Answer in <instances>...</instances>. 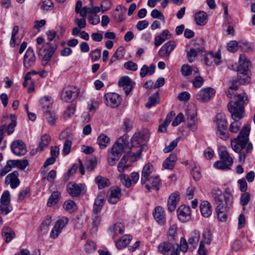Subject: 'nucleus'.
Listing matches in <instances>:
<instances>
[{
	"instance_id": "bf43d9fd",
	"label": "nucleus",
	"mask_w": 255,
	"mask_h": 255,
	"mask_svg": "<svg viewBox=\"0 0 255 255\" xmlns=\"http://www.w3.org/2000/svg\"><path fill=\"white\" fill-rule=\"evenodd\" d=\"M96 244L92 241H88L84 245V250L87 254L94 253L96 249Z\"/></svg>"
},
{
	"instance_id": "a878e982",
	"label": "nucleus",
	"mask_w": 255,
	"mask_h": 255,
	"mask_svg": "<svg viewBox=\"0 0 255 255\" xmlns=\"http://www.w3.org/2000/svg\"><path fill=\"white\" fill-rule=\"evenodd\" d=\"M84 187L82 185L69 183L67 187V191L72 197H77L81 193Z\"/></svg>"
},
{
	"instance_id": "e433bc0d",
	"label": "nucleus",
	"mask_w": 255,
	"mask_h": 255,
	"mask_svg": "<svg viewBox=\"0 0 255 255\" xmlns=\"http://www.w3.org/2000/svg\"><path fill=\"white\" fill-rule=\"evenodd\" d=\"M194 19L197 24L204 25L207 23V14L204 11H199L195 13Z\"/></svg>"
},
{
	"instance_id": "0e129e2a",
	"label": "nucleus",
	"mask_w": 255,
	"mask_h": 255,
	"mask_svg": "<svg viewBox=\"0 0 255 255\" xmlns=\"http://www.w3.org/2000/svg\"><path fill=\"white\" fill-rule=\"evenodd\" d=\"M10 201V194L8 191H5L1 195L0 203L3 205H8Z\"/></svg>"
},
{
	"instance_id": "2f4dec72",
	"label": "nucleus",
	"mask_w": 255,
	"mask_h": 255,
	"mask_svg": "<svg viewBox=\"0 0 255 255\" xmlns=\"http://www.w3.org/2000/svg\"><path fill=\"white\" fill-rule=\"evenodd\" d=\"M200 208L203 216L206 218L210 216L212 214V209L211 205L209 202L207 201H202L200 204Z\"/></svg>"
},
{
	"instance_id": "603ef678",
	"label": "nucleus",
	"mask_w": 255,
	"mask_h": 255,
	"mask_svg": "<svg viewBox=\"0 0 255 255\" xmlns=\"http://www.w3.org/2000/svg\"><path fill=\"white\" fill-rule=\"evenodd\" d=\"M124 48L122 46H120L118 48V49L116 50L114 54H113V56L111 57L110 62H109V65H111L113 63H114L115 62L119 60L120 58H121L122 57V53L124 51Z\"/></svg>"
},
{
	"instance_id": "f704fd0d",
	"label": "nucleus",
	"mask_w": 255,
	"mask_h": 255,
	"mask_svg": "<svg viewBox=\"0 0 255 255\" xmlns=\"http://www.w3.org/2000/svg\"><path fill=\"white\" fill-rule=\"evenodd\" d=\"M177 160L176 154L172 153L165 159L162 164V166L168 169H172Z\"/></svg>"
},
{
	"instance_id": "7c9ffc66",
	"label": "nucleus",
	"mask_w": 255,
	"mask_h": 255,
	"mask_svg": "<svg viewBox=\"0 0 255 255\" xmlns=\"http://www.w3.org/2000/svg\"><path fill=\"white\" fill-rule=\"evenodd\" d=\"M174 244H172L168 241L163 242L160 243L158 246V251L165 255H169L171 254V250Z\"/></svg>"
},
{
	"instance_id": "5701e85b",
	"label": "nucleus",
	"mask_w": 255,
	"mask_h": 255,
	"mask_svg": "<svg viewBox=\"0 0 255 255\" xmlns=\"http://www.w3.org/2000/svg\"><path fill=\"white\" fill-rule=\"evenodd\" d=\"M180 200V195L178 192H174L171 194L167 200V209L170 212L175 210Z\"/></svg>"
},
{
	"instance_id": "de8ad7c7",
	"label": "nucleus",
	"mask_w": 255,
	"mask_h": 255,
	"mask_svg": "<svg viewBox=\"0 0 255 255\" xmlns=\"http://www.w3.org/2000/svg\"><path fill=\"white\" fill-rule=\"evenodd\" d=\"M167 236L168 241H175L177 237V225L172 224L170 226L167 233Z\"/></svg>"
},
{
	"instance_id": "09e8293b",
	"label": "nucleus",
	"mask_w": 255,
	"mask_h": 255,
	"mask_svg": "<svg viewBox=\"0 0 255 255\" xmlns=\"http://www.w3.org/2000/svg\"><path fill=\"white\" fill-rule=\"evenodd\" d=\"M110 141V138L105 134H101L98 138L97 142L101 149L105 148Z\"/></svg>"
},
{
	"instance_id": "2eb2a0df",
	"label": "nucleus",
	"mask_w": 255,
	"mask_h": 255,
	"mask_svg": "<svg viewBox=\"0 0 255 255\" xmlns=\"http://www.w3.org/2000/svg\"><path fill=\"white\" fill-rule=\"evenodd\" d=\"M35 55L33 49L29 47L24 54L23 64L27 69H28L34 65L35 63Z\"/></svg>"
},
{
	"instance_id": "69168bd1",
	"label": "nucleus",
	"mask_w": 255,
	"mask_h": 255,
	"mask_svg": "<svg viewBox=\"0 0 255 255\" xmlns=\"http://www.w3.org/2000/svg\"><path fill=\"white\" fill-rule=\"evenodd\" d=\"M239 48V43L235 40L229 42L227 45V50L232 53H235Z\"/></svg>"
},
{
	"instance_id": "49530a36",
	"label": "nucleus",
	"mask_w": 255,
	"mask_h": 255,
	"mask_svg": "<svg viewBox=\"0 0 255 255\" xmlns=\"http://www.w3.org/2000/svg\"><path fill=\"white\" fill-rule=\"evenodd\" d=\"M95 182L98 185V188L100 189H103L110 185L109 180L108 178L102 177L100 175L96 177Z\"/></svg>"
},
{
	"instance_id": "aec40b11",
	"label": "nucleus",
	"mask_w": 255,
	"mask_h": 255,
	"mask_svg": "<svg viewBox=\"0 0 255 255\" xmlns=\"http://www.w3.org/2000/svg\"><path fill=\"white\" fill-rule=\"evenodd\" d=\"M108 201L111 204H116L121 197V190L117 186L111 187L108 192Z\"/></svg>"
},
{
	"instance_id": "e2e57ef3",
	"label": "nucleus",
	"mask_w": 255,
	"mask_h": 255,
	"mask_svg": "<svg viewBox=\"0 0 255 255\" xmlns=\"http://www.w3.org/2000/svg\"><path fill=\"white\" fill-rule=\"evenodd\" d=\"M13 165L14 167H18L21 170H24L26 167L28 165L27 160H13Z\"/></svg>"
},
{
	"instance_id": "37998d69",
	"label": "nucleus",
	"mask_w": 255,
	"mask_h": 255,
	"mask_svg": "<svg viewBox=\"0 0 255 255\" xmlns=\"http://www.w3.org/2000/svg\"><path fill=\"white\" fill-rule=\"evenodd\" d=\"M182 74L184 76H187L190 75H195L198 73V70L197 68H193L188 65H183L181 69Z\"/></svg>"
},
{
	"instance_id": "393cba45",
	"label": "nucleus",
	"mask_w": 255,
	"mask_h": 255,
	"mask_svg": "<svg viewBox=\"0 0 255 255\" xmlns=\"http://www.w3.org/2000/svg\"><path fill=\"white\" fill-rule=\"evenodd\" d=\"M19 173L17 171H14L8 174L6 177L5 183L10 184L11 188L14 189L16 188L20 183L18 179Z\"/></svg>"
},
{
	"instance_id": "774afa93",
	"label": "nucleus",
	"mask_w": 255,
	"mask_h": 255,
	"mask_svg": "<svg viewBox=\"0 0 255 255\" xmlns=\"http://www.w3.org/2000/svg\"><path fill=\"white\" fill-rule=\"evenodd\" d=\"M194 76V79L192 81L193 85L195 88H199L202 86L204 83V79L202 77L198 76V74H195Z\"/></svg>"
},
{
	"instance_id": "72a5a7b5",
	"label": "nucleus",
	"mask_w": 255,
	"mask_h": 255,
	"mask_svg": "<svg viewBox=\"0 0 255 255\" xmlns=\"http://www.w3.org/2000/svg\"><path fill=\"white\" fill-rule=\"evenodd\" d=\"M11 123L7 126L6 125H3L1 126L2 129L5 130V131L7 133L8 135L11 134L14 130V128L16 126V118L14 115H10Z\"/></svg>"
},
{
	"instance_id": "6e6d98bb",
	"label": "nucleus",
	"mask_w": 255,
	"mask_h": 255,
	"mask_svg": "<svg viewBox=\"0 0 255 255\" xmlns=\"http://www.w3.org/2000/svg\"><path fill=\"white\" fill-rule=\"evenodd\" d=\"M44 113L45 114L46 118L48 124L52 126L54 125L57 119L55 113L53 111H51V110L44 112Z\"/></svg>"
},
{
	"instance_id": "c9c22d12",
	"label": "nucleus",
	"mask_w": 255,
	"mask_h": 255,
	"mask_svg": "<svg viewBox=\"0 0 255 255\" xmlns=\"http://www.w3.org/2000/svg\"><path fill=\"white\" fill-rule=\"evenodd\" d=\"M131 240L132 237L130 235H126L116 242V246L119 250H122L126 247Z\"/></svg>"
},
{
	"instance_id": "052dcab7",
	"label": "nucleus",
	"mask_w": 255,
	"mask_h": 255,
	"mask_svg": "<svg viewBox=\"0 0 255 255\" xmlns=\"http://www.w3.org/2000/svg\"><path fill=\"white\" fill-rule=\"evenodd\" d=\"M120 178L122 183L127 188H129L133 184L131 182V180L130 177L126 175L125 174H121L120 175Z\"/></svg>"
},
{
	"instance_id": "79ce46f5",
	"label": "nucleus",
	"mask_w": 255,
	"mask_h": 255,
	"mask_svg": "<svg viewBox=\"0 0 255 255\" xmlns=\"http://www.w3.org/2000/svg\"><path fill=\"white\" fill-rule=\"evenodd\" d=\"M155 66L153 64H151L149 67L146 65H143L140 69V76L143 78L147 75H152L155 72Z\"/></svg>"
},
{
	"instance_id": "5fc2aeb1",
	"label": "nucleus",
	"mask_w": 255,
	"mask_h": 255,
	"mask_svg": "<svg viewBox=\"0 0 255 255\" xmlns=\"http://www.w3.org/2000/svg\"><path fill=\"white\" fill-rule=\"evenodd\" d=\"M159 102L158 93L157 92L149 97L148 101L146 103V107L150 108L159 103Z\"/></svg>"
},
{
	"instance_id": "a18cd8bd",
	"label": "nucleus",
	"mask_w": 255,
	"mask_h": 255,
	"mask_svg": "<svg viewBox=\"0 0 255 255\" xmlns=\"http://www.w3.org/2000/svg\"><path fill=\"white\" fill-rule=\"evenodd\" d=\"M168 35H169V31L167 29L164 30L160 35L155 38V45L157 47L161 45L168 38Z\"/></svg>"
},
{
	"instance_id": "8fccbe9b",
	"label": "nucleus",
	"mask_w": 255,
	"mask_h": 255,
	"mask_svg": "<svg viewBox=\"0 0 255 255\" xmlns=\"http://www.w3.org/2000/svg\"><path fill=\"white\" fill-rule=\"evenodd\" d=\"M104 203V200L102 197H98L95 201L93 207V211L97 214L102 209Z\"/></svg>"
},
{
	"instance_id": "412c9836",
	"label": "nucleus",
	"mask_w": 255,
	"mask_h": 255,
	"mask_svg": "<svg viewBox=\"0 0 255 255\" xmlns=\"http://www.w3.org/2000/svg\"><path fill=\"white\" fill-rule=\"evenodd\" d=\"M187 127L192 131H195L198 128V122L196 117V113L194 110L188 111L187 112Z\"/></svg>"
},
{
	"instance_id": "c756f323",
	"label": "nucleus",
	"mask_w": 255,
	"mask_h": 255,
	"mask_svg": "<svg viewBox=\"0 0 255 255\" xmlns=\"http://www.w3.org/2000/svg\"><path fill=\"white\" fill-rule=\"evenodd\" d=\"M153 171L152 165L148 163L146 164L143 167L141 177V183L142 184H144L147 181L149 178L148 177L151 175Z\"/></svg>"
},
{
	"instance_id": "ea45409f",
	"label": "nucleus",
	"mask_w": 255,
	"mask_h": 255,
	"mask_svg": "<svg viewBox=\"0 0 255 255\" xmlns=\"http://www.w3.org/2000/svg\"><path fill=\"white\" fill-rule=\"evenodd\" d=\"M232 206H227L226 205L219 206L217 207V212L219 220L221 222H224L227 219L226 212Z\"/></svg>"
},
{
	"instance_id": "3c124183",
	"label": "nucleus",
	"mask_w": 255,
	"mask_h": 255,
	"mask_svg": "<svg viewBox=\"0 0 255 255\" xmlns=\"http://www.w3.org/2000/svg\"><path fill=\"white\" fill-rule=\"evenodd\" d=\"M97 164V159L94 156H89L87 159L86 168L89 171L93 170L96 167Z\"/></svg>"
},
{
	"instance_id": "f3484780",
	"label": "nucleus",
	"mask_w": 255,
	"mask_h": 255,
	"mask_svg": "<svg viewBox=\"0 0 255 255\" xmlns=\"http://www.w3.org/2000/svg\"><path fill=\"white\" fill-rule=\"evenodd\" d=\"M78 95V92L75 87H68L64 88L61 94V99L66 101L69 102L73 100Z\"/></svg>"
},
{
	"instance_id": "473e14b6",
	"label": "nucleus",
	"mask_w": 255,
	"mask_h": 255,
	"mask_svg": "<svg viewBox=\"0 0 255 255\" xmlns=\"http://www.w3.org/2000/svg\"><path fill=\"white\" fill-rule=\"evenodd\" d=\"M53 100L50 97L44 96L40 100L43 112L51 110L52 107Z\"/></svg>"
},
{
	"instance_id": "4d7b16f0",
	"label": "nucleus",
	"mask_w": 255,
	"mask_h": 255,
	"mask_svg": "<svg viewBox=\"0 0 255 255\" xmlns=\"http://www.w3.org/2000/svg\"><path fill=\"white\" fill-rule=\"evenodd\" d=\"M13 162V160L7 161L6 165L0 171V178L4 176L11 170L12 167H14Z\"/></svg>"
},
{
	"instance_id": "f03ea898",
	"label": "nucleus",
	"mask_w": 255,
	"mask_h": 255,
	"mask_svg": "<svg viewBox=\"0 0 255 255\" xmlns=\"http://www.w3.org/2000/svg\"><path fill=\"white\" fill-rule=\"evenodd\" d=\"M56 32L54 30H49L47 32V39L49 42H47L42 47H37V52L38 56L41 58V65L45 66L50 60L57 48V44L52 41L56 36Z\"/></svg>"
},
{
	"instance_id": "0eeeda50",
	"label": "nucleus",
	"mask_w": 255,
	"mask_h": 255,
	"mask_svg": "<svg viewBox=\"0 0 255 255\" xmlns=\"http://www.w3.org/2000/svg\"><path fill=\"white\" fill-rule=\"evenodd\" d=\"M220 160L216 161L214 166L219 169H230V166L233 164V160L225 148H223L219 152Z\"/></svg>"
},
{
	"instance_id": "ddd939ff",
	"label": "nucleus",
	"mask_w": 255,
	"mask_h": 255,
	"mask_svg": "<svg viewBox=\"0 0 255 255\" xmlns=\"http://www.w3.org/2000/svg\"><path fill=\"white\" fill-rule=\"evenodd\" d=\"M226 84L228 88V90L226 92L227 96L230 98H232L234 96V98L235 100V96L238 95L239 94L234 95V92L238 89L240 85H241L240 83H239L238 79H231L226 82ZM241 94H244V93L240 94V95ZM246 95L247 94H246ZM246 96H247V95Z\"/></svg>"
},
{
	"instance_id": "b1692460",
	"label": "nucleus",
	"mask_w": 255,
	"mask_h": 255,
	"mask_svg": "<svg viewBox=\"0 0 255 255\" xmlns=\"http://www.w3.org/2000/svg\"><path fill=\"white\" fill-rule=\"evenodd\" d=\"M153 215L155 220L159 225H164L166 221V215L164 209L162 207L157 206L155 207Z\"/></svg>"
},
{
	"instance_id": "4c0bfd02",
	"label": "nucleus",
	"mask_w": 255,
	"mask_h": 255,
	"mask_svg": "<svg viewBox=\"0 0 255 255\" xmlns=\"http://www.w3.org/2000/svg\"><path fill=\"white\" fill-rule=\"evenodd\" d=\"M113 237L115 238L119 234H122L124 232L125 227L121 223H117L111 226L110 228Z\"/></svg>"
},
{
	"instance_id": "680f3d73",
	"label": "nucleus",
	"mask_w": 255,
	"mask_h": 255,
	"mask_svg": "<svg viewBox=\"0 0 255 255\" xmlns=\"http://www.w3.org/2000/svg\"><path fill=\"white\" fill-rule=\"evenodd\" d=\"M76 107L74 104H71L68 106L65 111L64 118L66 120L70 118L73 116L75 112Z\"/></svg>"
},
{
	"instance_id": "4be33fe9",
	"label": "nucleus",
	"mask_w": 255,
	"mask_h": 255,
	"mask_svg": "<svg viewBox=\"0 0 255 255\" xmlns=\"http://www.w3.org/2000/svg\"><path fill=\"white\" fill-rule=\"evenodd\" d=\"M118 84L125 90L126 94L128 95L132 90L134 83L128 76H123L120 79Z\"/></svg>"
},
{
	"instance_id": "9b49d317",
	"label": "nucleus",
	"mask_w": 255,
	"mask_h": 255,
	"mask_svg": "<svg viewBox=\"0 0 255 255\" xmlns=\"http://www.w3.org/2000/svg\"><path fill=\"white\" fill-rule=\"evenodd\" d=\"M68 222V219L66 217H62L57 221L53 229L51 231L50 237L52 239L57 238L62 230L66 226Z\"/></svg>"
},
{
	"instance_id": "6ab92c4d",
	"label": "nucleus",
	"mask_w": 255,
	"mask_h": 255,
	"mask_svg": "<svg viewBox=\"0 0 255 255\" xmlns=\"http://www.w3.org/2000/svg\"><path fill=\"white\" fill-rule=\"evenodd\" d=\"M239 63V65L237 68V72L241 74L244 72H250L249 67L251 63L244 54L240 55Z\"/></svg>"
},
{
	"instance_id": "f8f14e48",
	"label": "nucleus",
	"mask_w": 255,
	"mask_h": 255,
	"mask_svg": "<svg viewBox=\"0 0 255 255\" xmlns=\"http://www.w3.org/2000/svg\"><path fill=\"white\" fill-rule=\"evenodd\" d=\"M176 46V43L174 41L167 42L159 49L158 52V56L161 58L168 57Z\"/></svg>"
},
{
	"instance_id": "13d9d810",
	"label": "nucleus",
	"mask_w": 255,
	"mask_h": 255,
	"mask_svg": "<svg viewBox=\"0 0 255 255\" xmlns=\"http://www.w3.org/2000/svg\"><path fill=\"white\" fill-rule=\"evenodd\" d=\"M249 73L250 72H244L240 74L238 72L237 79L241 85H244L250 82V78L249 77Z\"/></svg>"
},
{
	"instance_id": "1a4fd4ad",
	"label": "nucleus",
	"mask_w": 255,
	"mask_h": 255,
	"mask_svg": "<svg viewBox=\"0 0 255 255\" xmlns=\"http://www.w3.org/2000/svg\"><path fill=\"white\" fill-rule=\"evenodd\" d=\"M149 138V134L147 131H140L137 133H135L131 139L130 146L129 147L130 149H132L135 147H138L139 148L142 147L141 146V144H143L144 142L148 140Z\"/></svg>"
},
{
	"instance_id": "a211bd4d",
	"label": "nucleus",
	"mask_w": 255,
	"mask_h": 255,
	"mask_svg": "<svg viewBox=\"0 0 255 255\" xmlns=\"http://www.w3.org/2000/svg\"><path fill=\"white\" fill-rule=\"evenodd\" d=\"M12 152L18 156L24 155L26 152L25 145L21 140H17L13 141L11 144Z\"/></svg>"
},
{
	"instance_id": "c03bdc74",
	"label": "nucleus",
	"mask_w": 255,
	"mask_h": 255,
	"mask_svg": "<svg viewBox=\"0 0 255 255\" xmlns=\"http://www.w3.org/2000/svg\"><path fill=\"white\" fill-rule=\"evenodd\" d=\"M60 197V192L54 191L48 198L47 205L49 207H52L56 205L59 201Z\"/></svg>"
},
{
	"instance_id": "a19ab883",
	"label": "nucleus",
	"mask_w": 255,
	"mask_h": 255,
	"mask_svg": "<svg viewBox=\"0 0 255 255\" xmlns=\"http://www.w3.org/2000/svg\"><path fill=\"white\" fill-rule=\"evenodd\" d=\"M2 236L4 237L5 242L9 243L14 237V232L9 227H4L2 230Z\"/></svg>"
},
{
	"instance_id": "864d4df0",
	"label": "nucleus",
	"mask_w": 255,
	"mask_h": 255,
	"mask_svg": "<svg viewBox=\"0 0 255 255\" xmlns=\"http://www.w3.org/2000/svg\"><path fill=\"white\" fill-rule=\"evenodd\" d=\"M199 53L204 50V41L202 38L196 39L192 47Z\"/></svg>"
},
{
	"instance_id": "6e6552de",
	"label": "nucleus",
	"mask_w": 255,
	"mask_h": 255,
	"mask_svg": "<svg viewBox=\"0 0 255 255\" xmlns=\"http://www.w3.org/2000/svg\"><path fill=\"white\" fill-rule=\"evenodd\" d=\"M141 153V148H140L136 152L129 151L124 155L118 164L117 168L118 171L123 173L126 169H128L130 165L127 164L128 157L134 158L133 161L137 160L140 157Z\"/></svg>"
},
{
	"instance_id": "39448f33",
	"label": "nucleus",
	"mask_w": 255,
	"mask_h": 255,
	"mask_svg": "<svg viewBox=\"0 0 255 255\" xmlns=\"http://www.w3.org/2000/svg\"><path fill=\"white\" fill-rule=\"evenodd\" d=\"M250 130L249 125L245 126L237 138L231 141V146L235 151L240 152L243 149L245 148L249 141Z\"/></svg>"
},
{
	"instance_id": "9d476101",
	"label": "nucleus",
	"mask_w": 255,
	"mask_h": 255,
	"mask_svg": "<svg viewBox=\"0 0 255 255\" xmlns=\"http://www.w3.org/2000/svg\"><path fill=\"white\" fill-rule=\"evenodd\" d=\"M105 103L107 106L111 108H117L122 102V97L115 93H108L105 95Z\"/></svg>"
},
{
	"instance_id": "20e7f679",
	"label": "nucleus",
	"mask_w": 255,
	"mask_h": 255,
	"mask_svg": "<svg viewBox=\"0 0 255 255\" xmlns=\"http://www.w3.org/2000/svg\"><path fill=\"white\" fill-rule=\"evenodd\" d=\"M211 194L217 207L224 205L232 206L233 196L229 188H226L223 193L219 188H214L211 191Z\"/></svg>"
},
{
	"instance_id": "58836bf2",
	"label": "nucleus",
	"mask_w": 255,
	"mask_h": 255,
	"mask_svg": "<svg viewBox=\"0 0 255 255\" xmlns=\"http://www.w3.org/2000/svg\"><path fill=\"white\" fill-rule=\"evenodd\" d=\"M200 239V233L197 230L192 232L188 239V243L193 248H195L199 243Z\"/></svg>"
},
{
	"instance_id": "7ed1b4c3",
	"label": "nucleus",
	"mask_w": 255,
	"mask_h": 255,
	"mask_svg": "<svg viewBox=\"0 0 255 255\" xmlns=\"http://www.w3.org/2000/svg\"><path fill=\"white\" fill-rule=\"evenodd\" d=\"M128 144V138L127 135H124L118 139L108 154V162L110 166L116 164Z\"/></svg>"
},
{
	"instance_id": "338daca9",
	"label": "nucleus",
	"mask_w": 255,
	"mask_h": 255,
	"mask_svg": "<svg viewBox=\"0 0 255 255\" xmlns=\"http://www.w3.org/2000/svg\"><path fill=\"white\" fill-rule=\"evenodd\" d=\"M63 206L65 210L71 213L74 211L75 203L72 200H68L64 202Z\"/></svg>"
},
{
	"instance_id": "dca6fc26",
	"label": "nucleus",
	"mask_w": 255,
	"mask_h": 255,
	"mask_svg": "<svg viewBox=\"0 0 255 255\" xmlns=\"http://www.w3.org/2000/svg\"><path fill=\"white\" fill-rule=\"evenodd\" d=\"M178 219L182 222L189 221L191 218V210L189 206L184 205L180 206L177 210Z\"/></svg>"
},
{
	"instance_id": "4468645a",
	"label": "nucleus",
	"mask_w": 255,
	"mask_h": 255,
	"mask_svg": "<svg viewBox=\"0 0 255 255\" xmlns=\"http://www.w3.org/2000/svg\"><path fill=\"white\" fill-rule=\"evenodd\" d=\"M215 90L211 88L201 89L197 94L196 98L201 102H205L210 100L215 95Z\"/></svg>"
},
{
	"instance_id": "cd10ccee",
	"label": "nucleus",
	"mask_w": 255,
	"mask_h": 255,
	"mask_svg": "<svg viewBox=\"0 0 255 255\" xmlns=\"http://www.w3.org/2000/svg\"><path fill=\"white\" fill-rule=\"evenodd\" d=\"M51 141V137L50 135L44 134L41 136L40 141L37 148L35 150L33 149L31 152L34 154L35 151H42L44 149L47 147Z\"/></svg>"
},
{
	"instance_id": "f257e3e1",
	"label": "nucleus",
	"mask_w": 255,
	"mask_h": 255,
	"mask_svg": "<svg viewBox=\"0 0 255 255\" xmlns=\"http://www.w3.org/2000/svg\"><path fill=\"white\" fill-rule=\"evenodd\" d=\"M248 100L246 94L235 96V102H230L228 108L234 120L229 127V130L233 133H237L240 130L242 124L239 121L244 117V104Z\"/></svg>"
},
{
	"instance_id": "bb28decb",
	"label": "nucleus",
	"mask_w": 255,
	"mask_h": 255,
	"mask_svg": "<svg viewBox=\"0 0 255 255\" xmlns=\"http://www.w3.org/2000/svg\"><path fill=\"white\" fill-rule=\"evenodd\" d=\"M145 186L148 191L151 189L158 190L161 185V181L157 176H150Z\"/></svg>"
},
{
	"instance_id": "c85d7f7f",
	"label": "nucleus",
	"mask_w": 255,
	"mask_h": 255,
	"mask_svg": "<svg viewBox=\"0 0 255 255\" xmlns=\"http://www.w3.org/2000/svg\"><path fill=\"white\" fill-rule=\"evenodd\" d=\"M79 164H74L72 167L67 171L64 177L65 180H68L69 177L75 173L78 168H79V171L82 175H84L85 174L84 166L80 159L79 160Z\"/></svg>"
},
{
	"instance_id": "423d86ee",
	"label": "nucleus",
	"mask_w": 255,
	"mask_h": 255,
	"mask_svg": "<svg viewBox=\"0 0 255 255\" xmlns=\"http://www.w3.org/2000/svg\"><path fill=\"white\" fill-rule=\"evenodd\" d=\"M215 133L217 138L226 141L229 138L227 121L224 115L218 114L215 121Z\"/></svg>"
}]
</instances>
